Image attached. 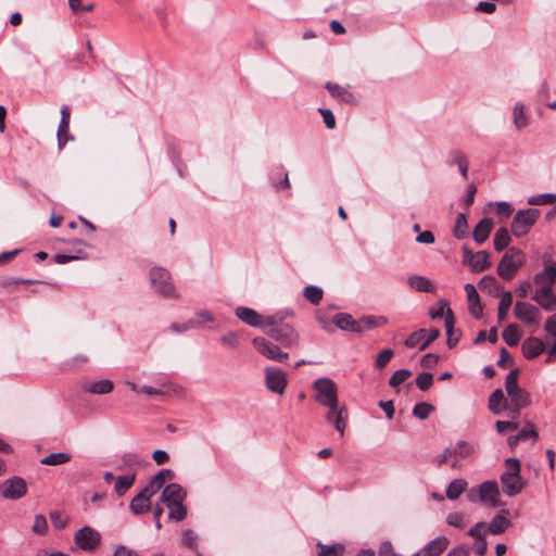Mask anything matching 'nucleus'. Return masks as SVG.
I'll use <instances>...</instances> for the list:
<instances>
[{
	"instance_id": "1",
	"label": "nucleus",
	"mask_w": 556,
	"mask_h": 556,
	"mask_svg": "<svg viewBox=\"0 0 556 556\" xmlns=\"http://www.w3.org/2000/svg\"><path fill=\"white\" fill-rule=\"evenodd\" d=\"M313 389L315 391L314 400L319 405L328 408L326 420L343 437L348 425L349 410L345 404L339 401L336 382L330 378L321 377L313 382Z\"/></svg>"
},
{
	"instance_id": "2",
	"label": "nucleus",
	"mask_w": 556,
	"mask_h": 556,
	"mask_svg": "<svg viewBox=\"0 0 556 556\" xmlns=\"http://www.w3.org/2000/svg\"><path fill=\"white\" fill-rule=\"evenodd\" d=\"M519 370L513 369L506 376L505 390L509 397V410L513 416H517L519 412L531 404V396L528 391L518 384Z\"/></svg>"
},
{
	"instance_id": "3",
	"label": "nucleus",
	"mask_w": 556,
	"mask_h": 556,
	"mask_svg": "<svg viewBox=\"0 0 556 556\" xmlns=\"http://www.w3.org/2000/svg\"><path fill=\"white\" fill-rule=\"evenodd\" d=\"M503 491L507 496H515L523 489L520 477V463L517 458H508L505 462V471L501 475Z\"/></svg>"
},
{
	"instance_id": "4",
	"label": "nucleus",
	"mask_w": 556,
	"mask_h": 556,
	"mask_svg": "<svg viewBox=\"0 0 556 556\" xmlns=\"http://www.w3.org/2000/svg\"><path fill=\"white\" fill-rule=\"evenodd\" d=\"M525 263V254L521 250L510 248L502 257L497 266V274L505 280H510Z\"/></svg>"
},
{
	"instance_id": "5",
	"label": "nucleus",
	"mask_w": 556,
	"mask_h": 556,
	"mask_svg": "<svg viewBox=\"0 0 556 556\" xmlns=\"http://www.w3.org/2000/svg\"><path fill=\"white\" fill-rule=\"evenodd\" d=\"M540 216L536 208H527L518 211L511 223V231L516 237L526 236L530 228L535 224Z\"/></svg>"
},
{
	"instance_id": "6",
	"label": "nucleus",
	"mask_w": 556,
	"mask_h": 556,
	"mask_svg": "<svg viewBox=\"0 0 556 556\" xmlns=\"http://www.w3.org/2000/svg\"><path fill=\"white\" fill-rule=\"evenodd\" d=\"M476 495L479 496V500L481 502L485 503L489 506H498L500 491L497 482L490 480L481 483L477 489L472 488L468 493V497L470 501H475Z\"/></svg>"
},
{
	"instance_id": "7",
	"label": "nucleus",
	"mask_w": 556,
	"mask_h": 556,
	"mask_svg": "<svg viewBox=\"0 0 556 556\" xmlns=\"http://www.w3.org/2000/svg\"><path fill=\"white\" fill-rule=\"evenodd\" d=\"M252 344L261 355L270 361L283 362L289 356L288 353L281 351L279 345L262 337L254 338Z\"/></svg>"
},
{
	"instance_id": "8",
	"label": "nucleus",
	"mask_w": 556,
	"mask_h": 556,
	"mask_svg": "<svg viewBox=\"0 0 556 556\" xmlns=\"http://www.w3.org/2000/svg\"><path fill=\"white\" fill-rule=\"evenodd\" d=\"M267 333L283 348L293 349L299 345V334L293 327L289 325H280L279 327L270 328Z\"/></svg>"
},
{
	"instance_id": "9",
	"label": "nucleus",
	"mask_w": 556,
	"mask_h": 556,
	"mask_svg": "<svg viewBox=\"0 0 556 556\" xmlns=\"http://www.w3.org/2000/svg\"><path fill=\"white\" fill-rule=\"evenodd\" d=\"M27 493V483L21 477H11L0 484V495L8 500H20Z\"/></svg>"
},
{
	"instance_id": "10",
	"label": "nucleus",
	"mask_w": 556,
	"mask_h": 556,
	"mask_svg": "<svg viewBox=\"0 0 556 556\" xmlns=\"http://www.w3.org/2000/svg\"><path fill=\"white\" fill-rule=\"evenodd\" d=\"M440 336V330L437 328L419 329L413 332L404 342V344L409 348H418L420 351H424L428 348V345L437 340Z\"/></svg>"
},
{
	"instance_id": "11",
	"label": "nucleus",
	"mask_w": 556,
	"mask_h": 556,
	"mask_svg": "<svg viewBox=\"0 0 556 556\" xmlns=\"http://www.w3.org/2000/svg\"><path fill=\"white\" fill-rule=\"evenodd\" d=\"M74 542L83 551H93L99 546L101 535L97 530L86 526L75 532Z\"/></svg>"
},
{
	"instance_id": "12",
	"label": "nucleus",
	"mask_w": 556,
	"mask_h": 556,
	"mask_svg": "<svg viewBox=\"0 0 556 556\" xmlns=\"http://www.w3.org/2000/svg\"><path fill=\"white\" fill-rule=\"evenodd\" d=\"M150 279L152 287L164 296H170L174 294V288L170 282L169 273L162 267H154L150 271Z\"/></svg>"
},
{
	"instance_id": "13",
	"label": "nucleus",
	"mask_w": 556,
	"mask_h": 556,
	"mask_svg": "<svg viewBox=\"0 0 556 556\" xmlns=\"http://www.w3.org/2000/svg\"><path fill=\"white\" fill-rule=\"evenodd\" d=\"M463 263L467 265L471 271L480 273L491 267L490 254L486 251H478L473 253L468 248L463 249Z\"/></svg>"
},
{
	"instance_id": "14",
	"label": "nucleus",
	"mask_w": 556,
	"mask_h": 556,
	"mask_svg": "<svg viewBox=\"0 0 556 556\" xmlns=\"http://www.w3.org/2000/svg\"><path fill=\"white\" fill-rule=\"evenodd\" d=\"M265 384L267 389L277 394H283L288 380L286 374L276 367L265 368Z\"/></svg>"
},
{
	"instance_id": "15",
	"label": "nucleus",
	"mask_w": 556,
	"mask_h": 556,
	"mask_svg": "<svg viewBox=\"0 0 556 556\" xmlns=\"http://www.w3.org/2000/svg\"><path fill=\"white\" fill-rule=\"evenodd\" d=\"M514 313L517 319L527 325H538L540 320V309L528 302H516Z\"/></svg>"
},
{
	"instance_id": "16",
	"label": "nucleus",
	"mask_w": 556,
	"mask_h": 556,
	"mask_svg": "<svg viewBox=\"0 0 556 556\" xmlns=\"http://www.w3.org/2000/svg\"><path fill=\"white\" fill-rule=\"evenodd\" d=\"M533 281L536 289H553L556 282V262H546L545 267L534 276Z\"/></svg>"
},
{
	"instance_id": "17",
	"label": "nucleus",
	"mask_w": 556,
	"mask_h": 556,
	"mask_svg": "<svg viewBox=\"0 0 556 556\" xmlns=\"http://www.w3.org/2000/svg\"><path fill=\"white\" fill-rule=\"evenodd\" d=\"M236 316L244 324L256 327V328H263L264 327V316L257 313L255 309L247 307V306H239L236 308Z\"/></svg>"
},
{
	"instance_id": "18",
	"label": "nucleus",
	"mask_w": 556,
	"mask_h": 556,
	"mask_svg": "<svg viewBox=\"0 0 556 556\" xmlns=\"http://www.w3.org/2000/svg\"><path fill=\"white\" fill-rule=\"evenodd\" d=\"M545 350L543 340L536 337L527 338L521 345L522 355L527 359H533L540 356Z\"/></svg>"
},
{
	"instance_id": "19",
	"label": "nucleus",
	"mask_w": 556,
	"mask_h": 556,
	"mask_svg": "<svg viewBox=\"0 0 556 556\" xmlns=\"http://www.w3.org/2000/svg\"><path fill=\"white\" fill-rule=\"evenodd\" d=\"M464 289L467 295L469 313L476 319L481 318L483 309L476 287L471 283H466Z\"/></svg>"
},
{
	"instance_id": "20",
	"label": "nucleus",
	"mask_w": 556,
	"mask_h": 556,
	"mask_svg": "<svg viewBox=\"0 0 556 556\" xmlns=\"http://www.w3.org/2000/svg\"><path fill=\"white\" fill-rule=\"evenodd\" d=\"M532 299L545 311H556V296L553 289H536Z\"/></svg>"
},
{
	"instance_id": "21",
	"label": "nucleus",
	"mask_w": 556,
	"mask_h": 556,
	"mask_svg": "<svg viewBox=\"0 0 556 556\" xmlns=\"http://www.w3.org/2000/svg\"><path fill=\"white\" fill-rule=\"evenodd\" d=\"M162 501L167 504L184 502L186 492L177 483L166 485L162 492Z\"/></svg>"
},
{
	"instance_id": "22",
	"label": "nucleus",
	"mask_w": 556,
	"mask_h": 556,
	"mask_svg": "<svg viewBox=\"0 0 556 556\" xmlns=\"http://www.w3.org/2000/svg\"><path fill=\"white\" fill-rule=\"evenodd\" d=\"M509 408L508 400L501 389L494 390L489 397V409L494 415H500L503 410Z\"/></svg>"
},
{
	"instance_id": "23",
	"label": "nucleus",
	"mask_w": 556,
	"mask_h": 556,
	"mask_svg": "<svg viewBox=\"0 0 556 556\" xmlns=\"http://www.w3.org/2000/svg\"><path fill=\"white\" fill-rule=\"evenodd\" d=\"M446 536H438L422 548V556H440L448 546Z\"/></svg>"
},
{
	"instance_id": "24",
	"label": "nucleus",
	"mask_w": 556,
	"mask_h": 556,
	"mask_svg": "<svg viewBox=\"0 0 556 556\" xmlns=\"http://www.w3.org/2000/svg\"><path fill=\"white\" fill-rule=\"evenodd\" d=\"M152 495L141 490L130 502V509L134 514H142L150 508V500Z\"/></svg>"
},
{
	"instance_id": "25",
	"label": "nucleus",
	"mask_w": 556,
	"mask_h": 556,
	"mask_svg": "<svg viewBox=\"0 0 556 556\" xmlns=\"http://www.w3.org/2000/svg\"><path fill=\"white\" fill-rule=\"evenodd\" d=\"M453 451L452 467H457L458 463L469 457L473 453V447L465 441H459L454 446H450Z\"/></svg>"
},
{
	"instance_id": "26",
	"label": "nucleus",
	"mask_w": 556,
	"mask_h": 556,
	"mask_svg": "<svg viewBox=\"0 0 556 556\" xmlns=\"http://www.w3.org/2000/svg\"><path fill=\"white\" fill-rule=\"evenodd\" d=\"M325 87L333 98L340 101L345 103H353L355 100L354 96L348 90L346 87L333 83H327Z\"/></svg>"
},
{
	"instance_id": "27",
	"label": "nucleus",
	"mask_w": 556,
	"mask_h": 556,
	"mask_svg": "<svg viewBox=\"0 0 556 556\" xmlns=\"http://www.w3.org/2000/svg\"><path fill=\"white\" fill-rule=\"evenodd\" d=\"M493 223L489 218L481 219L473 229V239L478 244H482L490 236Z\"/></svg>"
},
{
	"instance_id": "28",
	"label": "nucleus",
	"mask_w": 556,
	"mask_h": 556,
	"mask_svg": "<svg viewBox=\"0 0 556 556\" xmlns=\"http://www.w3.org/2000/svg\"><path fill=\"white\" fill-rule=\"evenodd\" d=\"M114 388V384L109 379H103L99 381L93 382H87L83 386V389L86 392L92 393V394H108L110 393Z\"/></svg>"
},
{
	"instance_id": "29",
	"label": "nucleus",
	"mask_w": 556,
	"mask_h": 556,
	"mask_svg": "<svg viewBox=\"0 0 556 556\" xmlns=\"http://www.w3.org/2000/svg\"><path fill=\"white\" fill-rule=\"evenodd\" d=\"M170 475V470L162 469L156 475H154L147 486L143 489L146 493L151 494L152 496L157 493V491L164 485L166 481V477Z\"/></svg>"
},
{
	"instance_id": "30",
	"label": "nucleus",
	"mask_w": 556,
	"mask_h": 556,
	"mask_svg": "<svg viewBox=\"0 0 556 556\" xmlns=\"http://www.w3.org/2000/svg\"><path fill=\"white\" fill-rule=\"evenodd\" d=\"M507 511L503 510L501 514L496 515L490 522L488 527V531L492 534H502L509 526L510 521L506 517Z\"/></svg>"
},
{
	"instance_id": "31",
	"label": "nucleus",
	"mask_w": 556,
	"mask_h": 556,
	"mask_svg": "<svg viewBox=\"0 0 556 556\" xmlns=\"http://www.w3.org/2000/svg\"><path fill=\"white\" fill-rule=\"evenodd\" d=\"M521 336L522 331L517 324H509L502 333L503 340L509 346H516L519 343Z\"/></svg>"
},
{
	"instance_id": "32",
	"label": "nucleus",
	"mask_w": 556,
	"mask_h": 556,
	"mask_svg": "<svg viewBox=\"0 0 556 556\" xmlns=\"http://www.w3.org/2000/svg\"><path fill=\"white\" fill-rule=\"evenodd\" d=\"M408 286L418 292H433V285L430 279L424 276H412L407 280Z\"/></svg>"
},
{
	"instance_id": "33",
	"label": "nucleus",
	"mask_w": 556,
	"mask_h": 556,
	"mask_svg": "<svg viewBox=\"0 0 556 556\" xmlns=\"http://www.w3.org/2000/svg\"><path fill=\"white\" fill-rule=\"evenodd\" d=\"M468 483L465 479H454L446 488V497L455 501L466 491Z\"/></svg>"
},
{
	"instance_id": "34",
	"label": "nucleus",
	"mask_w": 556,
	"mask_h": 556,
	"mask_svg": "<svg viewBox=\"0 0 556 556\" xmlns=\"http://www.w3.org/2000/svg\"><path fill=\"white\" fill-rule=\"evenodd\" d=\"M333 324L342 330L359 331L353 317L349 314L340 313L333 316Z\"/></svg>"
},
{
	"instance_id": "35",
	"label": "nucleus",
	"mask_w": 556,
	"mask_h": 556,
	"mask_svg": "<svg viewBox=\"0 0 556 556\" xmlns=\"http://www.w3.org/2000/svg\"><path fill=\"white\" fill-rule=\"evenodd\" d=\"M135 480H136L135 473L119 476L115 480L114 491L116 492V494L118 496H123L134 485Z\"/></svg>"
},
{
	"instance_id": "36",
	"label": "nucleus",
	"mask_w": 556,
	"mask_h": 556,
	"mask_svg": "<svg viewBox=\"0 0 556 556\" xmlns=\"http://www.w3.org/2000/svg\"><path fill=\"white\" fill-rule=\"evenodd\" d=\"M450 313L453 314L446 300H439L437 306L430 308L429 311V315L432 319H439L444 317V323L447 320Z\"/></svg>"
},
{
	"instance_id": "37",
	"label": "nucleus",
	"mask_w": 556,
	"mask_h": 556,
	"mask_svg": "<svg viewBox=\"0 0 556 556\" xmlns=\"http://www.w3.org/2000/svg\"><path fill=\"white\" fill-rule=\"evenodd\" d=\"M513 304V295L509 291H505L502 294L498 307H497V319L498 323L504 321L507 316V313Z\"/></svg>"
},
{
	"instance_id": "38",
	"label": "nucleus",
	"mask_w": 556,
	"mask_h": 556,
	"mask_svg": "<svg viewBox=\"0 0 556 556\" xmlns=\"http://www.w3.org/2000/svg\"><path fill=\"white\" fill-rule=\"evenodd\" d=\"M531 439L533 442L538 439V432L531 426L529 429H523L519 431L516 435H513L508 439L509 446L517 445L520 441H526Z\"/></svg>"
},
{
	"instance_id": "39",
	"label": "nucleus",
	"mask_w": 556,
	"mask_h": 556,
	"mask_svg": "<svg viewBox=\"0 0 556 556\" xmlns=\"http://www.w3.org/2000/svg\"><path fill=\"white\" fill-rule=\"evenodd\" d=\"M513 122L516 128L522 129L529 124L528 116L525 113V106L521 103H516L513 111Z\"/></svg>"
},
{
	"instance_id": "40",
	"label": "nucleus",
	"mask_w": 556,
	"mask_h": 556,
	"mask_svg": "<svg viewBox=\"0 0 556 556\" xmlns=\"http://www.w3.org/2000/svg\"><path fill=\"white\" fill-rule=\"evenodd\" d=\"M510 243V235L508 232V229L505 227H501L496 230L494 236V249L496 251H502L508 247Z\"/></svg>"
},
{
	"instance_id": "41",
	"label": "nucleus",
	"mask_w": 556,
	"mask_h": 556,
	"mask_svg": "<svg viewBox=\"0 0 556 556\" xmlns=\"http://www.w3.org/2000/svg\"><path fill=\"white\" fill-rule=\"evenodd\" d=\"M168 508V518L175 521H181L187 516V508L182 502L166 505Z\"/></svg>"
},
{
	"instance_id": "42",
	"label": "nucleus",
	"mask_w": 556,
	"mask_h": 556,
	"mask_svg": "<svg viewBox=\"0 0 556 556\" xmlns=\"http://www.w3.org/2000/svg\"><path fill=\"white\" fill-rule=\"evenodd\" d=\"M71 460V455L64 452L52 453L43 457L40 463L49 466H58Z\"/></svg>"
},
{
	"instance_id": "43",
	"label": "nucleus",
	"mask_w": 556,
	"mask_h": 556,
	"mask_svg": "<svg viewBox=\"0 0 556 556\" xmlns=\"http://www.w3.org/2000/svg\"><path fill=\"white\" fill-rule=\"evenodd\" d=\"M319 548L318 556H340L344 553V545L337 543L332 545H325L317 543Z\"/></svg>"
},
{
	"instance_id": "44",
	"label": "nucleus",
	"mask_w": 556,
	"mask_h": 556,
	"mask_svg": "<svg viewBox=\"0 0 556 556\" xmlns=\"http://www.w3.org/2000/svg\"><path fill=\"white\" fill-rule=\"evenodd\" d=\"M454 325H455L454 315L450 313L447 320L445 321V329H446V334H447V345L450 348L455 346L459 340V334H455V332H454Z\"/></svg>"
},
{
	"instance_id": "45",
	"label": "nucleus",
	"mask_w": 556,
	"mask_h": 556,
	"mask_svg": "<svg viewBox=\"0 0 556 556\" xmlns=\"http://www.w3.org/2000/svg\"><path fill=\"white\" fill-rule=\"evenodd\" d=\"M304 298L312 304L317 305L323 299V290L316 286H307L303 291Z\"/></svg>"
},
{
	"instance_id": "46",
	"label": "nucleus",
	"mask_w": 556,
	"mask_h": 556,
	"mask_svg": "<svg viewBox=\"0 0 556 556\" xmlns=\"http://www.w3.org/2000/svg\"><path fill=\"white\" fill-rule=\"evenodd\" d=\"M48 521L42 514H37L34 518L31 531L38 535H45L48 532Z\"/></svg>"
},
{
	"instance_id": "47",
	"label": "nucleus",
	"mask_w": 556,
	"mask_h": 556,
	"mask_svg": "<svg viewBox=\"0 0 556 556\" xmlns=\"http://www.w3.org/2000/svg\"><path fill=\"white\" fill-rule=\"evenodd\" d=\"M70 125L65 123H60L56 131L58 137V146L59 149H62L65 143L70 140H73V137L70 136Z\"/></svg>"
},
{
	"instance_id": "48",
	"label": "nucleus",
	"mask_w": 556,
	"mask_h": 556,
	"mask_svg": "<svg viewBox=\"0 0 556 556\" xmlns=\"http://www.w3.org/2000/svg\"><path fill=\"white\" fill-rule=\"evenodd\" d=\"M49 516L53 527L58 530L64 529L68 523V517L59 510H52Z\"/></svg>"
},
{
	"instance_id": "49",
	"label": "nucleus",
	"mask_w": 556,
	"mask_h": 556,
	"mask_svg": "<svg viewBox=\"0 0 556 556\" xmlns=\"http://www.w3.org/2000/svg\"><path fill=\"white\" fill-rule=\"evenodd\" d=\"M466 233H467V219H466L465 214L460 213L456 217V223H455V227H454V236L457 239H462L466 236Z\"/></svg>"
},
{
	"instance_id": "50",
	"label": "nucleus",
	"mask_w": 556,
	"mask_h": 556,
	"mask_svg": "<svg viewBox=\"0 0 556 556\" xmlns=\"http://www.w3.org/2000/svg\"><path fill=\"white\" fill-rule=\"evenodd\" d=\"M433 410V406L428 404V403H425V402H421V403H418L414 406V409H413V414L415 417L424 420V419H427L430 415V413Z\"/></svg>"
},
{
	"instance_id": "51",
	"label": "nucleus",
	"mask_w": 556,
	"mask_h": 556,
	"mask_svg": "<svg viewBox=\"0 0 556 556\" xmlns=\"http://www.w3.org/2000/svg\"><path fill=\"white\" fill-rule=\"evenodd\" d=\"M488 533V526L485 522H478L472 528L469 529L467 534L475 540H482L485 539V535Z\"/></svg>"
},
{
	"instance_id": "52",
	"label": "nucleus",
	"mask_w": 556,
	"mask_h": 556,
	"mask_svg": "<svg viewBox=\"0 0 556 556\" xmlns=\"http://www.w3.org/2000/svg\"><path fill=\"white\" fill-rule=\"evenodd\" d=\"M394 356V352L391 349L382 350L376 357L375 366L377 368L386 367Z\"/></svg>"
},
{
	"instance_id": "53",
	"label": "nucleus",
	"mask_w": 556,
	"mask_h": 556,
	"mask_svg": "<svg viewBox=\"0 0 556 556\" xmlns=\"http://www.w3.org/2000/svg\"><path fill=\"white\" fill-rule=\"evenodd\" d=\"M479 288L482 291L492 293L498 290V283L493 276H484L479 282Z\"/></svg>"
},
{
	"instance_id": "54",
	"label": "nucleus",
	"mask_w": 556,
	"mask_h": 556,
	"mask_svg": "<svg viewBox=\"0 0 556 556\" xmlns=\"http://www.w3.org/2000/svg\"><path fill=\"white\" fill-rule=\"evenodd\" d=\"M410 375L412 374L408 369H399L390 378L389 384L391 387H397L405 382L410 377Z\"/></svg>"
},
{
	"instance_id": "55",
	"label": "nucleus",
	"mask_w": 556,
	"mask_h": 556,
	"mask_svg": "<svg viewBox=\"0 0 556 556\" xmlns=\"http://www.w3.org/2000/svg\"><path fill=\"white\" fill-rule=\"evenodd\" d=\"M453 162L458 166L462 176L467 179L468 178V161L465 154L462 152L454 153Z\"/></svg>"
},
{
	"instance_id": "56",
	"label": "nucleus",
	"mask_w": 556,
	"mask_h": 556,
	"mask_svg": "<svg viewBox=\"0 0 556 556\" xmlns=\"http://www.w3.org/2000/svg\"><path fill=\"white\" fill-rule=\"evenodd\" d=\"M432 383L433 376L429 372H421L416 378V384L422 391L428 390L432 386Z\"/></svg>"
},
{
	"instance_id": "57",
	"label": "nucleus",
	"mask_w": 556,
	"mask_h": 556,
	"mask_svg": "<svg viewBox=\"0 0 556 556\" xmlns=\"http://www.w3.org/2000/svg\"><path fill=\"white\" fill-rule=\"evenodd\" d=\"M495 427L500 433L504 434L508 431H516L519 428V424L513 420H497Z\"/></svg>"
},
{
	"instance_id": "58",
	"label": "nucleus",
	"mask_w": 556,
	"mask_h": 556,
	"mask_svg": "<svg viewBox=\"0 0 556 556\" xmlns=\"http://www.w3.org/2000/svg\"><path fill=\"white\" fill-rule=\"evenodd\" d=\"M30 282H31V280H28V279H21V278L9 277V278H5V279H3L1 281V286L4 289H8L9 291H12V290H14V287L17 286V285H28Z\"/></svg>"
},
{
	"instance_id": "59",
	"label": "nucleus",
	"mask_w": 556,
	"mask_h": 556,
	"mask_svg": "<svg viewBox=\"0 0 556 556\" xmlns=\"http://www.w3.org/2000/svg\"><path fill=\"white\" fill-rule=\"evenodd\" d=\"M122 462L125 466L131 467L142 463V457L138 453H125L122 457Z\"/></svg>"
},
{
	"instance_id": "60",
	"label": "nucleus",
	"mask_w": 556,
	"mask_h": 556,
	"mask_svg": "<svg viewBox=\"0 0 556 556\" xmlns=\"http://www.w3.org/2000/svg\"><path fill=\"white\" fill-rule=\"evenodd\" d=\"M446 522L448 526L463 528L465 526V517L460 513H451L446 517Z\"/></svg>"
},
{
	"instance_id": "61",
	"label": "nucleus",
	"mask_w": 556,
	"mask_h": 556,
	"mask_svg": "<svg viewBox=\"0 0 556 556\" xmlns=\"http://www.w3.org/2000/svg\"><path fill=\"white\" fill-rule=\"evenodd\" d=\"M513 207L507 202H498L496 203V214L502 218H507L513 213Z\"/></svg>"
},
{
	"instance_id": "62",
	"label": "nucleus",
	"mask_w": 556,
	"mask_h": 556,
	"mask_svg": "<svg viewBox=\"0 0 556 556\" xmlns=\"http://www.w3.org/2000/svg\"><path fill=\"white\" fill-rule=\"evenodd\" d=\"M220 341L223 344L235 349L238 346L239 339L236 332H228L220 338Z\"/></svg>"
},
{
	"instance_id": "63",
	"label": "nucleus",
	"mask_w": 556,
	"mask_h": 556,
	"mask_svg": "<svg viewBox=\"0 0 556 556\" xmlns=\"http://www.w3.org/2000/svg\"><path fill=\"white\" fill-rule=\"evenodd\" d=\"M545 330L553 339H556V313L546 319Z\"/></svg>"
},
{
	"instance_id": "64",
	"label": "nucleus",
	"mask_w": 556,
	"mask_h": 556,
	"mask_svg": "<svg viewBox=\"0 0 556 556\" xmlns=\"http://www.w3.org/2000/svg\"><path fill=\"white\" fill-rule=\"evenodd\" d=\"M113 556H139V554L135 549L119 545L115 548Z\"/></svg>"
}]
</instances>
